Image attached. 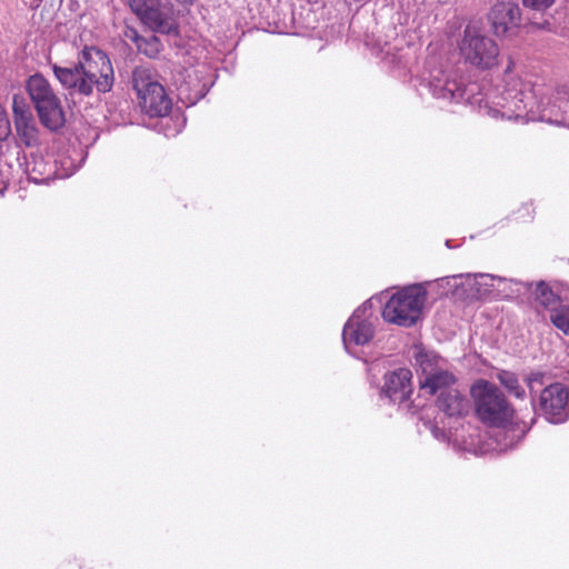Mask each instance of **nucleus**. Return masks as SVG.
<instances>
[{"label": "nucleus", "mask_w": 569, "mask_h": 569, "mask_svg": "<svg viewBox=\"0 0 569 569\" xmlns=\"http://www.w3.org/2000/svg\"><path fill=\"white\" fill-rule=\"evenodd\" d=\"M426 300L427 292L422 287H405L386 302L382 317L387 322L406 328L412 327L420 320Z\"/></svg>", "instance_id": "6"}, {"label": "nucleus", "mask_w": 569, "mask_h": 569, "mask_svg": "<svg viewBox=\"0 0 569 569\" xmlns=\"http://www.w3.org/2000/svg\"><path fill=\"white\" fill-rule=\"evenodd\" d=\"M73 172H74V169L70 170V171H67V172L60 174V178L68 177V176L72 174Z\"/></svg>", "instance_id": "29"}, {"label": "nucleus", "mask_w": 569, "mask_h": 569, "mask_svg": "<svg viewBox=\"0 0 569 569\" xmlns=\"http://www.w3.org/2000/svg\"><path fill=\"white\" fill-rule=\"evenodd\" d=\"M500 383L518 399H523L526 396L525 389L519 385L518 377L510 371H501L498 373Z\"/></svg>", "instance_id": "21"}, {"label": "nucleus", "mask_w": 569, "mask_h": 569, "mask_svg": "<svg viewBox=\"0 0 569 569\" xmlns=\"http://www.w3.org/2000/svg\"><path fill=\"white\" fill-rule=\"evenodd\" d=\"M131 82L141 111L150 118H160L161 126L164 127V136L173 137L179 133L184 120L177 116L174 128H170L169 123L172 121V117L169 113L172 109V100L159 81L157 73L148 67H137L132 72Z\"/></svg>", "instance_id": "3"}, {"label": "nucleus", "mask_w": 569, "mask_h": 569, "mask_svg": "<svg viewBox=\"0 0 569 569\" xmlns=\"http://www.w3.org/2000/svg\"><path fill=\"white\" fill-rule=\"evenodd\" d=\"M53 73L71 97H89L93 89L99 93L111 91L114 72L106 52L94 47H86L78 62L70 67L53 64Z\"/></svg>", "instance_id": "2"}, {"label": "nucleus", "mask_w": 569, "mask_h": 569, "mask_svg": "<svg viewBox=\"0 0 569 569\" xmlns=\"http://www.w3.org/2000/svg\"><path fill=\"white\" fill-rule=\"evenodd\" d=\"M26 89L40 122L51 131L60 129L66 121L64 113L49 81L42 74L36 73L28 78Z\"/></svg>", "instance_id": "7"}, {"label": "nucleus", "mask_w": 569, "mask_h": 569, "mask_svg": "<svg viewBox=\"0 0 569 569\" xmlns=\"http://www.w3.org/2000/svg\"><path fill=\"white\" fill-rule=\"evenodd\" d=\"M497 428L491 431L490 438L496 442L492 449L497 451H507L512 449L523 437V432H519L512 426H496Z\"/></svg>", "instance_id": "18"}, {"label": "nucleus", "mask_w": 569, "mask_h": 569, "mask_svg": "<svg viewBox=\"0 0 569 569\" xmlns=\"http://www.w3.org/2000/svg\"><path fill=\"white\" fill-rule=\"evenodd\" d=\"M412 373L407 368H399L385 376V385L381 395L393 403H401L412 392Z\"/></svg>", "instance_id": "14"}, {"label": "nucleus", "mask_w": 569, "mask_h": 569, "mask_svg": "<svg viewBox=\"0 0 569 569\" xmlns=\"http://www.w3.org/2000/svg\"><path fill=\"white\" fill-rule=\"evenodd\" d=\"M28 179L34 183H48L57 173L53 163L47 162L41 156H31L26 162Z\"/></svg>", "instance_id": "17"}, {"label": "nucleus", "mask_w": 569, "mask_h": 569, "mask_svg": "<svg viewBox=\"0 0 569 569\" xmlns=\"http://www.w3.org/2000/svg\"><path fill=\"white\" fill-rule=\"evenodd\" d=\"M204 73L203 69L189 68L176 77L174 83L181 101L192 106L204 98L212 84L209 79H204Z\"/></svg>", "instance_id": "11"}, {"label": "nucleus", "mask_w": 569, "mask_h": 569, "mask_svg": "<svg viewBox=\"0 0 569 569\" xmlns=\"http://www.w3.org/2000/svg\"><path fill=\"white\" fill-rule=\"evenodd\" d=\"M523 4L533 10H545L549 8L556 0H522Z\"/></svg>", "instance_id": "26"}, {"label": "nucleus", "mask_w": 569, "mask_h": 569, "mask_svg": "<svg viewBox=\"0 0 569 569\" xmlns=\"http://www.w3.org/2000/svg\"><path fill=\"white\" fill-rule=\"evenodd\" d=\"M470 395L475 401L478 418L490 426H501L512 416V408L500 389L487 380L476 381Z\"/></svg>", "instance_id": "8"}, {"label": "nucleus", "mask_w": 569, "mask_h": 569, "mask_svg": "<svg viewBox=\"0 0 569 569\" xmlns=\"http://www.w3.org/2000/svg\"><path fill=\"white\" fill-rule=\"evenodd\" d=\"M558 104H561L562 109H567L569 114V97L567 92L563 102H558Z\"/></svg>", "instance_id": "28"}, {"label": "nucleus", "mask_w": 569, "mask_h": 569, "mask_svg": "<svg viewBox=\"0 0 569 569\" xmlns=\"http://www.w3.org/2000/svg\"><path fill=\"white\" fill-rule=\"evenodd\" d=\"M12 111L14 128L20 142L26 147H33L38 144L39 136L37 123L29 106L24 101V98L18 94L13 96Z\"/></svg>", "instance_id": "12"}, {"label": "nucleus", "mask_w": 569, "mask_h": 569, "mask_svg": "<svg viewBox=\"0 0 569 569\" xmlns=\"http://www.w3.org/2000/svg\"><path fill=\"white\" fill-rule=\"evenodd\" d=\"M521 10L516 2L500 1L495 3L489 13L488 20L496 36H503L509 30L517 28L520 23Z\"/></svg>", "instance_id": "13"}, {"label": "nucleus", "mask_w": 569, "mask_h": 569, "mask_svg": "<svg viewBox=\"0 0 569 569\" xmlns=\"http://www.w3.org/2000/svg\"><path fill=\"white\" fill-rule=\"evenodd\" d=\"M11 134L10 121L4 108L0 104V142L8 139Z\"/></svg>", "instance_id": "25"}, {"label": "nucleus", "mask_w": 569, "mask_h": 569, "mask_svg": "<svg viewBox=\"0 0 569 569\" xmlns=\"http://www.w3.org/2000/svg\"><path fill=\"white\" fill-rule=\"evenodd\" d=\"M158 0H128V4L131 11L140 19L147 14V12L157 4Z\"/></svg>", "instance_id": "24"}, {"label": "nucleus", "mask_w": 569, "mask_h": 569, "mask_svg": "<svg viewBox=\"0 0 569 569\" xmlns=\"http://www.w3.org/2000/svg\"><path fill=\"white\" fill-rule=\"evenodd\" d=\"M533 295L537 307L548 310L550 313L555 312V310L562 305L559 296L543 281L536 284Z\"/></svg>", "instance_id": "19"}, {"label": "nucleus", "mask_w": 569, "mask_h": 569, "mask_svg": "<svg viewBox=\"0 0 569 569\" xmlns=\"http://www.w3.org/2000/svg\"><path fill=\"white\" fill-rule=\"evenodd\" d=\"M467 278H473V286H475V296L477 298H482L491 292V288H493L496 284L495 282H502L505 281L503 278L497 277L489 273H475L470 274L468 273L466 276Z\"/></svg>", "instance_id": "20"}, {"label": "nucleus", "mask_w": 569, "mask_h": 569, "mask_svg": "<svg viewBox=\"0 0 569 569\" xmlns=\"http://www.w3.org/2000/svg\"><path fill=\"white\" fill-rule=\"evenodd\" d=\"M436 406L448 417H461L469 410V399L455 387L440 393L436 399Z\"/></svg>", "instance_id": "16"}, {"label": "nucleus", "mask_w": 569, "mask_h": 569, "mask_svg": "<svg viewBox=\"0 0 569 569\" xmlns=\"http://www.w3.org/2000/svg\"><path fill=\"white\" fill-rule=\"evenodd\" d=\"M446 246H447L448 248H450V240H447V241H446Z\"/></svg>", "instance_id": "30"}, {"label": "nucleus", "mask_w": 569, "mask_h": 569, "mask_svg": "<svg viewBox=\"0 0 569 569\" xmlns=\"http://www.w3.org/2000/svg\"><path fill=\"white\" fill-rule=\"evenodd\" d=\"M124 37L127 39L132 40L136 43V46L138 47V44L143 36H140L136 29L127 27L124 30Z\"/></svg>", "instance_id": "27"}, {"label": "nucleus", "mask_w": 569, "mask_h": 569, "mask_svg": "<svg viewBox=\"0 0 569 569\" xmlns=\"http://www.w3.org/2000/svg\"><path fill=\"white\" fill-rule=\"evenodd\" d=\"M543 379L540 372L527 378L535 412L550 423H563L569 419V389L560 382L543 387Z\"/></svg>", "instance_id": "4"}, {"label": "nucleus", "mask_w": 569, "mask_h": 569, "mask_svg": "<svg viewBox=\"0 0 569 569\" xmlns=\"http://www.w3.org/2000/svg\"><path fill=\"white\" fill-rule=\"evenodd\" d=\"M137 49L149 58H156L162 50V43L157 36L148 34L141 38Z\"/></svg>", "instance_id": "22"}, {"label": "nucleus", "mask_w": 569, "mask_h": 569, "mask_svg": "<svg viewBox=\"0 0 569 569\" xmlns=\"http://www.w3.org/2000/svg\"><path fill=\"white\" fill-rule=\"evenodd\" d=\"M371 302L368 300L358 307L346 322L342 330L345 349L353 352V348L368 345L375 336V318L370 311Z\"/></svg>", "instance_id": "10"}, {"label": "nucleus", "mask_w": 569, "mask_h": 569, "mask_svg": "<svg viewBox=\"0 0 569 569\" xmlns=\"http://www.w3.org/2000/svg\"><path fill=\"white\" fill-rule=\"evenodd\" d=\"M458 49L463 62L477 70L487 71L499 64L498 43L475 23L463 29Z\"/></svg>", "instance_id": "5"}, {"label": "nucleus", "mask_w": 569, "mask_h": 569, "mask_svg": "<svg viewBox=\"0 0 569 569\" xmlns=\"http://www.w3.org/2000/svg\"><path fill=\"white\" fill-rule=\"evenodd\" d=\"M417 361L420 367L419 388L422 395L438 397L456 387V376L448 370L446 361L437 355L423 353Z\"/></svg>", "instance_id": "9"}, {"label": "nucleus", "mask_w": 569, "mask_h": 569, "mask_svg": "<svg viewBox=\"0 0 569 569\" xmlns=\"http://www.w3.org/2000/svg\"><path fill=\"white\" fill-rule=\"evenodd\" d=\"M428 88L436 99L466 102L497 120L543 121L569 126L568 110L558 104L563 102L566 91H558L552 98H546L543 86L513 77L510 66L506 70L502 87H496L485 94L480 92L478 83L466 84L456 73L442 69L430 71Z\"/></svg>", "instance_id": "1"}, {"label": "nucleus", "mask_w": 569, "mask_h": 569, "mask_svg": "<svg viewBox=\"0 0 569 569\" xmlns=\"http://www.w3.org/2000/svg\"><path fill=\"white\" fill-rule=\"evenodd\" d=\"M152 31L162 34H178V23L172 6L153 4L141 20Z\"/></svg>", "instance_id": "15"}, {"label": "nucleus", "mask_w": 569, "mask_h": 569, "mask_svg": "<svg viewBox=\"0 0 569 569\" xmlns=\"http://www.w3.org/2000/svg\"><path fill=\"white\" fill-rule=\"evenodd\" d=\"M552 325L563 335L569 336V305H561L549 315Z\"/></svg>", "instance_id": "23"}]
</instances>
